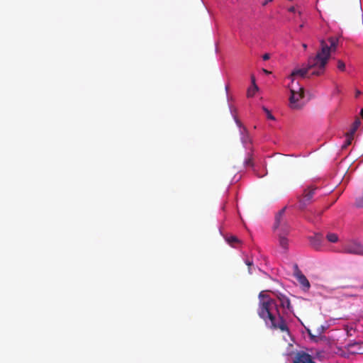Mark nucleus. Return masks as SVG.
<instances>
[{
  "label": "nucleus",
  "mask_w": 363,
  "mask_h": 363,
  "mask_svg": "<svg viewBox=\"0 0 363 363\" xmlns=\"http://www.w3.org/2000/svg\"><path fill=\"white\" fill-rule=\"evenodd\" d=\"M338 42L339 38L334 36L329 37L327 40H320V50L315 56L308 58L306 67L293 70L290 75L292 82H294V77L300 76L304 77L311 69H314L311 73L313 75L319 76L323 74L330 57L331 52L337 50Z\"/></svg>",
  "instance_id": "nucleus-1"
},
{
  "label": "nucleus",
  "mask_w": 363,
  "mask_h": 363,
  "mask_svg": "<svg viewBox=\"0 0 363 363\" xmlns=\"http://www.w3.org/2000/svg\"><path fill=\"white\" fill-rule=\"evenodd\" d=\"M257 313L267 327L271 330H280L289 333V330L284 317L280 314L279 306L276 300L265 296L261 292Z\"/></svg>",
  "instance_id": "nucleus-2"
},
{
  "label": "nucleus",
  "mask_w": 363,
  "mask_h": 363,
  "mask_svg": "<svg viewBox=\"0 0 363 363\" xmlns=\"http://www.w3.org/2000/svg\"><path fill=\"white\" fill-rule=\"evenodd\" d=\"M286 208V207L283 208L277 213L273 226L274 230L278 231L279 244L284 251L288 250L289 240L286 235L289 232V226L284 218Z\"/></svg>",
  "instance_id": "nucleus-3"
},
{
  "label": "nucleus",
  "mask_w": 363,
  "mask_h": 363,
  "mask_svg": "<svg viewBox=\"0 0 363 363\" xmlns=\"http://www.w3.org/2000/svg\"><path fill=\"white\" fill-rule=\"evenodd\" d=\"M291 96L289 97V107L294 110H298L302 108L300 100L304 97V90L303 87H298L297 90L294 88L290 89Z\"/></svg>",
  "instance_id": "nucleus-4"
},
{
  "label": "nucleus",
  "mask_w": 363,
  "mask_h": 363,
  "mask_svg": "<svg viewBox=\"0 0 363 363\" xmlns=\"http://www.w3.org/2000/svg\"><path fill=\"white\" fill-rule=\"evenodd\" d=\"M342 252L363 255V245L357 241L352 240L343 245Z\"/></svg>",
  "instance_id": "nucleus-5"
},
{
  "label": "nucleus",
  "mask_w": 363,
  "mask_h": 363,
  "mask_svg": "<svg viewBox=\"0 0 363 363\" xmlns=\"http://www.w3.org/2000/svg\"><path fill=\"white\" fill-rule=\"evenodd\" d=\"M316 188H308L304 190L302 197L299 198V208L303 210L312 203Z\"/></svg>",
  "instance_id": "nucleus-6"
},
{
  "label": "nucleus",
  "mask_w": 363,
  "mask_h": 363,
  "mask_svg": "<svg viewBox=\"0 0 363 363\" xmlns=\"http://www.w3.org/2000/svg\"><path fill=\"white\" fill-rule=\"evenodd\" d=\"M294 275L304 291H308L310 289L311 284L309 281L299 269L297 264L294 266Z\"/></svg>",
  "instance_id": "nucleus-7"
},
{
  "label": "nucleus",
  "mask_w": 363,
  "mask_h": 363,
  "mask_svg": "<svg viewBox=\"0 0 363 363\" xmlns=\"http://www.w3.org/2000/svg\"><path fill=\"white\" fill-rule=\"evenodd\" d=\"M274 295L279 303V306L281 307L284 310L287 309L289 311H292V306L291 305V301L289 298L284 294L280 292L274 293Z\"/></svg>",
  "instance_id": "nucleus-8"
},
{
  "label": "nucleus",
  "mask_w": 363,
  "mask_h": 363,
  "mask_svg": "<svg viewBox=\"0 0 363 363\" xmlns=\"http://www.w3.org/2000/svg\"><path fill=\"white\" fill-rule=\"evenodd\" d=\"M310 245L316 250H319L322 247L323 235L321 234H315L309 237Z\"/></svg>",
  "instance_id": "nucleus-9"
},
{
  "label": "nucleus",
  "mask_w": 363,
  "mask_h": 363,
  "mask_svg": "<svg viewBox=\"0 0 363 363\" xmlns=\"http://www.w3.org/2000/svg\"><path fill=\"white\" fill-rule=\"evenodd\" d=\"M294 361L299 363H315L311 356L305 352H298Z\"/></svg>",
  "instance_id": "nucleus-10"
},
{
  "label": "nucleus",
  "mask_w": 363,
  "mask_h": 363,
  "mask_svg": "<svg viewBox=\"0 0 363 363\" xmlns=\"http://www.w3.org/2000/svg\"><path fill=\"white\" fill-rule=\"evenodd\" d=\"M258 91V86L255 83V78L254 76H252V86L248 88L247 89V97H252L255 94V93Z\"/></svg>",
  "instance_id": "nucleus-11"
},
{
  "label": "nucleus",
  "mask_w": 363,
  "mask_h": 363,
  "mask_svg": "<svg viewBox=\"0 0 363 363\" xmlns=\"http://www.w3.org/2000/svg\"><path fill=\"white\" fill-rule=\"evenodd\" d=\"M345 136H346V140L342 147L343 149H345L349 145H350L352 144V141L353 140V138H354V135L351 134L348 132L346 133Z\"/></svg>",
  "instance_id": "nucleus-12"
},
{
  "label": "nucleus",
  "mask_w": 363,
  "mask_h": 363,
  "mask_svg": "<svg viewBox=\"0 0 363 363\" xmlns=\"http://www.w3.org/2000/svg\"><path fill=\"white\" fill-rule=\"evenodd\" d=\"M327 240L333 243H335L338 241V236L337 234L333 233H329L326 235Z\"/></svg>",
  "instance_id": "nucleus-13"
},
{
  "label": "nucleus",
  "mask_w": 363,
  "mask_h": 363,
  "mask_svg": "<svg viewBox=\"0 0 363 363\" xmlns=\"http://www.w3.org/2000/svg\"><path fill=\"white\" fill-rule=\"evenodd\" d=\"M359 125H360V121L358 118H357L355 120V121L353 123L352 126L348 133L354 135V133L357 131Z\"/></svg>",
  "instance_id": "nucleus-14"
},
{
  "label": "nucleus",
  "mask_w": 363,
  "mask_h": 363,
  "mask_svg": "<svg viewBox=\"0 0 363 363\" xmlns=\"http://www.w3.org/2000/svg\"><path fill=\"white\" fill-rule=\"evenodd\" d=\"M263 111L266 113L267 117L269 120H274L275 118L274 116L271 113V112L264 106L262 107Z\"/></svg>",
  "instance_id": "nucleus-15"
},
{
  "label": "nucleus",
  "mask_w": 363,
  "mask_h": 363,
  "mask_svg": "<svg viewBox=\"0 0 363 363\" xmlns=\"http://www.w3.org/2000/svg\"><path fill=\"white\" fill-rule=\"evenodd\" d=\"M337 68L340 70V71H345V64L343 61L340 60H337Z\"/></svg>",
  "instance_id": "nucleus-16"
},
{
  "label": "nucleus",
  "mask_w": 363,
  "mask_h": 363,
  "mask_svg": "<svg viewBox=\"0 0 363 363\" xmlns=\"http://www.w3.org/2000/svg\"><path fill=\"white\" fill-rule=\"evenodd\" d=\"M245 165L246 167H252L253 166V162L251 157H249L247 158L245 161Z\"/></svg>",
  "instance_id": "nucleus-17"
},
{
  "label": "nucleus",
  "mask_w": 363,
  "mask_h": 363,
  "mask_svg": "<svg viewBox=\"0 0 363 363\" xmlns=\"http://www.w3.org/2000/svg\"><path fill=\"white\" fill-rule=\"evenodd\" d=\"M228 241L230 244L233 245V243L238 242L239 240L235 236H231L228 239Z\"/></svg>",
  "instance_id": "nucleus-18"
},
{
  "label": "nucleus",
  "mask_w": 363,
  "mask_h": 363,
  "mask_svg": "<svg viewBox=\"0 0 363 363\" xmlns=\"http://www.w3.org/2000/svg\"><path fill=\"white\" fill-rule=\"evenodd\" d=\"M323 212V211H322V210H320V211L315 210L313 212H311V213H313L315 218H318L322 215Z\"/></svg>",
  "instance_id": "nucleus-19"
},
{
  "label": "nucleus",
  "mask_w": 363,
  "mask_h": 363,
  "mask_svg": "<svg viewBox=\"0 0 363 363\" xmlns=\"http://www.w3.org/2000/svg\"><path fill=\"white\" fill-rule=\"evenodd\" d=\"M245 264L248 266L249 267V273L250 274H252V269H251V267L253 265V262L252 261H250V260H246L245 261Z\"/></svg>",
  "instance_id": "nucleus-20"
},
{
  "label": "nucleus",
  "mask_w": 363,
  "mask_h": 363,
  "mask_svg": "<svg viewBox=\"0 0 363 363\" xmlns=\"http://www.w3.org/2000/svg\"><path fill=\"white\" fill-rule=\"evenodd\" d=\"M340 287L342 289H345V288H352V287H354V286L352 284H347L342 285Z\"/></svg>",
  "instance_id": "nucleus-21"
},
{
  "label": "nucleus",
  "mask_w": 363,
  "mask_h": 363,
  "mask_svg": "<svg viewBox=\"0 0 363 363\" xmlns=\"http://www.w3.org/2000/svg\"><path fill=\"white\" fill-rule=\"evenodd\" d=\"M269 58H270V55H269V54H268V53H265V54H264V55H262V59H263L264 60H269Z\"/></svg>",
  "instance_id": "nucleus-22"
},
{
  "label": "nucleus",
  "mask_w": 363,
  "mask_h": 363,
  "mask_svg": "<svg viewBox=\"0 0 363 363\" xmlns=\"http://www.w3.org/2000/svg\"><path fill=\"white\" fill-rule=\"evenodd\" d=\"M361 94H362V92L359 90L357 89L355 91V97L356 98L359 97Z\"/></svg>",
  "instance_id": "nucleus-23"
},
{
  "label": "nucleus",
  "mask_w": 363,
  "mask_h": 363,
  "mask_svg": "<svg viewBox=\"0 0 363 363\" xmlns=\"http://www.w3.org/2000/svg\"><path fill=\"white\" fill-rule=\"evenodd\" d=\"M273 0H265L264 1L262 2V6H266L269 2H271Z\"/></svg>",
  "instance_id": "nucleus-24"
},
{
  "label": "nucleus",
  "mask_w": 363,
  "mask_h": 363,
  "mask_svg": "<svg viewBox=\"0 0 363 363\" xmlns=\"http://www.w3.org/2000/svg\"><path fill=\"white\" fill-rule=\"evenodd\" d=\"M335 93H336V94L340 93V90L339 89V88L337 86L335 88Z\"/></svg>",
  "instance_id": "nucleus-25"
},
{
  "label": "nucleus",
  "mask_w": 363,
  "mask_h": 363,
  "mask_svg": "<svg viewBox=\"0 0 363 363\" xmlns=\"http://www.w3.org/2000/svg\"><path fill=\"white\" fill-rule=\"evenodd\" d=\"M305 217H306V219H308V220H312V218H311V217L309 215L306 214V215L305 216Z\"/></svg>",
  "instance_id": "nucleus-26"
},
{
  "label": "nucleus",
  "mask_w": 363,
  "mask_h": 363,
  "mask_svg": "<svg viewBox=\"0 0 363 363\" xmlns=\"http://www.w3.org/2000/svg\"><path fill=\"white\" fill-rule=\"evenodd\" d=\"M303 26H304V25H303V23H302V24H301V25L299 26L298 29L297 30V31H299L301 29H302V28H303Z\"/></svg>",
  "instance_id": "nucleus-27"
},
{
  "label": "nucleus",
  "mask_w": 363,
  "mask_h": 363,
  "mask_svg": "<svg viewBox=\"0 0 363 363\" xmlns=\"http://www.w3.org/2000/svg\"><path fill=\"white\" fill-rule=\"evenodd\" d=\"M263 72L267 74H270L271 72L265 69H263Z\"/></svg>",
  "instance_id": "nucleus-28"
},
{
  "label": "nucleus",
  "mask_w": 363,
  "mask_h": 363,
  "mask_svg": "<svg viewBox=\"0 0 363 363\" xmlns=\"http://www.w3.org/2000/svg\"><path fill=\"white\" fill-rule=\"evenodd\" d=\"M294 7H291L289 9V11H291V12H294Z\"/></svg>",
  "instance_id": "nucleus-29"
},
{
  "label": "nucleus",
  "mask_w": 363,
  "mask_h": 363,
  "mask_svg": "<svg viewBox=\"0 0 363 363\" xmlns=\"http://www.w3.org/2000/svg\"><path fill=\"white\" fill-rule=\"evenodd\" d=\"M360 114H361L362 117H363V108L361 110Z\"/></svg>",
  "instance_id": "nucleus-30"
},
{
  "label": "nucleus",
  "mask_w": 363,
  "mask_h": 363,
  "mask_svg": "<svg viewBox=\"0 0 363 363\" xmlns=\"http://www.w3.org/2000/svg\"><path fill=\"white\" fill-rule=\"evenodd\" d=\"M303 47L304 49H306L307 45L306 44H303Z\"/></svg>",
  "instance_id": "nucleus-31"
},
{
  "label": "nucleus",
  "mask_w": 363,
  "mask_h": 363,
  "mask_svg": "<svg viewBox=\"0 0 363 363\" xmlns=\"http://www.w3.org/2000/svg\"><path fill=\"white\" fill-rule=\"evenodd\" d=\"M333 291H334V289H330V292H333Z\"/></svg>",
  "instance_id": "nucleus-32"
},
{
  "label": "nucleus",
  "mask_w": 363,
  "mask_h": 363,
  "mask_svg": "<svg viewBox=\"0 0 363 363\" xmlns=\"http://www.w3.org/2000/svg\"><path fill=\"white\" fill-rule=\"evenodd\" d=\"M294 363H299V362H297L294 361Z\"/></svg>",
  "instance_id": "nucleus-33"
}]
</instances>
